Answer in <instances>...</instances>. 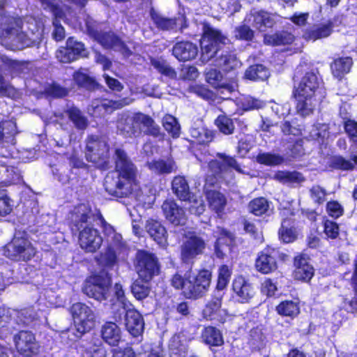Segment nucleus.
I'll use <instances>...</instances> for the list:
<instances>
[{
  "label": "nucleus",
  "mask_w": 357,
  "mask_h": 357,
  "mask_svg": "<svg viewBox=\"0 0 357 357\" xmlns=\"http://www.w3.org/2000/svg\"><path fill=\"white\" fill-rule=\"evenodd\" d=\"M294 39V37L291 33L281 32L272 35H265L264 41L267 45H282L291 43Z\"/></svg>",
  "instance_id": "nucleus-42"
},
{
  "label": "nucleus",
  "mask_w": 357,
  "mask_h": 357,
  "mask_svg": "<svg viewBox=\"0 0 357 357\" xmlns=\"http://www.w3.org/2000/svg\"><path fill=\"white\" fill-rule=\"evenodd\" d=\"M205 193L209 208L221 217L227 204L225 196L218 191L208 189Z\"/></svg>",
  "instance_id": "nucleus-27"
},
{
  "label": "nucleus",
  "mask_w": 357,
  "mask_h": 357,
  "mask_svg": "<svg viewBox=\"0 0 357 357\" xmlns=\"http://www.w3.org/2000/svg\"><path fill=\"white\" fill-rule=\"evenodd\" d=\"M42 6L44 10L51 12L55 17L53 21V26L54 27L53 31L54 38L57 41L62 40L65 38V30L59 24L58 19L63 18L64 15L63 10L56 3L50 0H43Z\"/></svg>",
  "instance_id": "nucleus-17"
},
{
  "label": "nucleus",
  "mask_w": 357,
  "mask_h": 357,
  "mask_svg": "<svg viewBox=\"0 0 357 357\" xmlns=\"http://www.w3.org/2000/svg\"><path fill=\"white\" fill-rule=\"evenodd\" d=\"M231 275V268L227 265H222L218 270L217 289H224L228 284Z\"/></svg>",
  "instance_id": "nucleus-52"
},
{
  "label": "nucleus",
  "mask_w": 357,
  "mask_h": 357,
  "mask_svg": "<svg viewBox=\"0 0 357 357\" xmlns=\"http://www.w3.org/2000/svg\"><path fill=\"white\" fill-rule=\"evenodd\" d=\"M323 82L314 72L307 73L301 79L295 91L297 100V112L305 116L310 114L319 102L326 95Z\"/></svg>",
  "instance_id": "nucleus-2"
},
{
  "label": "nucleus",
  "mask_w": 357,
  "mask_h": 357,
  "mask_svg": "<svg viewBox=\"0 0 357 357\" xmlns=\"http://www.w3.org/2000/svg\"><path fill=\"white\" fill-rule=\"evenodd\" d=\"M255 267L259 272L264 274H268L276 270L275 251L270 252L268 250L262 251L256 259Z\"/></svg>",
  "instance_id": "nucleus-23"
},
{
  "label": "nucleus",
  "mask_w": 357,
  "mask_h": 357,
  "mask_svg": "<svg viewBox=\"0 0 357 357\" xmlns=\"http://www.w3.org/2000/svg\"><path fill=\"white\" fill-rule=\"evenodd\" d=\"M205 248L206 243L202 237L189 234L181 246V259L184 263H192L197 256L203 254Z\"/></svg>",
  "instance_id": "nucleus-13"
},
{
  "label": "nucleus",
  "mask_w": 357,
  "mask_h": 357,
  "mask_svg": "<svg viewBox=\"0 0 357 357\" xmlns=\"http://www.w3.org/2000/svg\"><path fill=\"white\" fill-rule=\"evenodd\" d=\"M66 43L71 52L75 54V60L79 56L85 57L87 56V52L82 43L75 40L73 38H70Z\"/></svg>",
  "instance_id": "nucleus-54"
},
{
  "label": "nucleus",
  "mask_w": 357,
  "mask_h": 357,
  "mask_svg": "<svg viewBox=\"0 0 357 357\" xmlns=\"http://www.w3.org/2000/svg\"><path fill=\"white\" fill-rule=\"evenodd\" d=\"M324 232L328 238L335 239L339 236L340 229L336 222L326 220L324 221Z\"/></svg>",
  "instance_id": "nucleus-58"
},
{
  "label": "nucleus",
  "mask_w": 357,
  "mask_h": 357,
  "mask_svg": "<svg viewBox=\"0 0 357 357\" xmlns=\"http://www.w3.org/2000/svg\"><path fill=\"white\" fill-rule=\"evenodd\" d=\"M131 291L137 300H142L149 294L150 288L147 282L141 279L135 281L131 287Z\"/></svg>",
  "instance_id": "nucleus-48"
},
{
  "label": "nucleus",
  "mask_w": 357,
  "mask_h": 357,
  "mask_svg": "<svg viewBox=\"0 0 357 357\" xmlns=\"http://www.w3.org/2000/svg\"><path fill=\"white\" fill-rule=\"evenodd\" d=\"M248 208L250 213L260 216L268 214L270 204L265 198L258 197L250 201Z\"/></svg>",
  "instance_id": "nucleus-38"
},
{
  "label": "nucleus",
  "mask_w": 357,
  "mask_h": 357,
  "mask_svg": "<svg viewBox=\"0 0 357 357\" xmlns=\"http://www.w3.org/2000/svg\"><path fill=\"white\" fill-rule=\"evenodd\" d=\"M172 54L181 61H190L196 58L198 54L197 46L188 41H182L176 43L172 48Z\"/></svg>",
  "instance_id": "nucleus-21"
},
{
  "label": "nucleus",
  "mask_w": 357,
  "mask_h": 357,
  "mask_svg": "<svg viewBox=\"0 0 357 357\" xmlns=\"http://www.w3.org/2000/svg\"><path fill=\"white\" fill-rule=\"evenodd\" d=\"M221 307V298L219 297L213 298L206 305L203 310L205 317L210 319L215 318V314L220 311Z\"/></svg>",
  "instance_id": "nucleus-51"
},
{
  "label": "nucleus",
  "mask_w": 357,
  "mask_h": 357,
  "mask_svg": "<svg viewBox=\"0 0 357 357\" xmlns=\"http://www.w3.org/2000/svg\"><path fill=\"white\" fill-rule=\"evenodd\" d=\"M146 229L150 236L158 244L164 245L167 241V231L160 222L154 220H149L146 224Z\"/></svg>",
  "instance_id": "nucleus-31"
},
{
  "label": "nucleus",
  "mask_w": 357,
  "mask_h": 357,
  "mask_svg": "<svg viewBox=\"0 0 357 357\" xmlns=\"http://www.w3.org/2000/svg\"><path fill=\"white\" fill-rule=\"evenodd\" d=\"M352 63V59L350 57L335 59L331 65L333 76L338 79H341L344 75L350 71Z\"/></svg>",
  "instance_id": "nucleus-35"
},
{
  "label": "nucleus",
  "mask_w": 357,
  "mask_h": 357,
  "mask_svg": "<svg viewBox=\"0 0 357 357\" xmlns=\"http://www.w3.org/2000/svg\"><path fill=\"white\" fill-rule=\"evenodd\" d=\"M17 133L16 124L12 121L0 123V141L12 142L13 137Z\"/></svg>",
  "instance_id": "nucleus-45"
},
{
  "label": "nucleus",
  "mask_w": 357,
  "mask_h": 357,
  "mask_svg": "<svg viewBox=\"0 0 357 357\" xmlns=\"http://www.w3.org/2000/svg\"><path fill=\"white\" fill-rule=\"evenodd\" d=\"M102 336L107 343L116 346L121 341V330L115 323L107 322L102 328Z\"/></svg>",
  "instance_id": "nucleus-33"
},
{
  "label": "nucleus",
  "mask_w": 357,
  "mask_h": 357,
  "mask_svg": "<svg viewBox=\"0 0 357 357\" xmlns=\"http://www.w3.org/2000/svg\"><path fill=\"white\" fill-rule=\"evenodd\" d=\"M235 36L238 39L250 41L254 38V31L249 26L243 24L236 28Z\"/></svg>",
  "instance_id": "nucleus-57"
},
{
  "label": "nucleus",
  "mask_w": 357,
  "mask_h": 357,
  "mask_svg": "<svg viewBox=\"0 0 357 357\" xmlns=\"http://www.w3.org/2000/svg\"><path fill=\"white\" fill-rule=\"evenodd\" d=\"M86 158L99 168L105 169L109 158V148L106 141L97 136H91L86 140Z\"/></svg>",
  "instance_id": "nucleus-7"
},
{
  "label": "nucleus",
  "mask_w": 357,
  "mask_h": 357,
  "mask_svg": "<svg viewBox=\"0 0 357 357\" xmlns=\"http://www.w3.org/2000/svg\"><path fill=\"white\" fill-rule=\"evenodd\" d=\"M127 103L124 101H113L110 100H96L93 101L91 107L92 111L91 114L94 116H98L103 114V112H111L114 109L123 107Z\"/></svg>",
  "instance_id": "nucleus-28"
},
{
  "label": "nucleus",
  "mask_w": 357,
  "mask_h": 357,
  "mask_svg": "<svg viewBox=\"0 0 357 357\" xmlns=\"http://www.w3.org/2000/svg\"><path fill=\"white\" fill-rule=\"evenodd\" d=\"M273 178L279 182L287 185L300 184L305 181L304 176L296 171H278L275 174Z\"/></svg>",
  "instance_id": "nucleus-36"
},
{
  "label": "nucleus",
  "mask_w": 357,
  "mask_h": 357,
  "mask_svg": "<svg viewBox=\"0 0 357 357\" xmlns=\"http://www.w3.org/2000/svg\"><path fill=\"white\" fill-rule=\"evenodd\" d=\"M198 70L192 66H183L179 73V78L182 79L194 80L198 77Z\"/></svg>",
  "instance_id": "nucleus-61"
},
{
  "label": "nucleus",
  "mask_w": 357,
  "mask_h": 357,
  "mask_svg": "<svg viewBox=\"0 0 357 357\" xmlns=\"http://www.w3.org/2000/svg\"><path fill=\"white\" fill-rule=\"evenodd\" d=\"M211 281V273L206 269L198 273H188L187 284L185 287V297L197 299L208 291Z\"/></svg>",
  "instance_id": "nucleus-8"
},
{
  "label": "nucleus",
  "mask_w": 357,
  "mask_h": 357,
  "mask_svg": "<svg viewBox=\"0 0 357 357\" xmlns=\"http://www.w3.org/2000/svg\"><path fill=\"white\" fill-rule=\"evenodd\" d=\"M233 290L242 303L248 301L254 294L251 284L242 276H238L234 280Z\"/></svg>",
  "instance_id": "nucleus-30"
},
{
  "label": "nucleus",
  "mask_w": 357,
  "mask_h": 357,
  "mask_svg": "<svg viewBox=\"0 0 357 357\" xmlns=\"http://www.w3.org/2000/svg\"><path fill=\"white\" fill-rule=\"evenodd\" d=\"M115 171L105 176V189L112 196L128 197L135 185L136 167L120 148L115 149Z\"/></svg>",
  "instance_id": "nucleus-1"
},
{
  "label": "nucleus",
  "mask_w": 357,
  "mask_h": 357,
  "mask_svg": "<svg viewBox=\"0 0 357 357\" xmlns=\"http://www.w3.org/2000/svg\"><path fill=\"white\" fill-rule=\"evenodd\" d=\"M36 254V250L31 243L26 238L15 236L10 243L6 245L4 255L15 261H28Z\"/></svg>",
  "instance_id": "nucleus-11"
},
{
  "label": "nucleus",
  "mask_w": 357,
  "mask_h": 357,
  "mask_svg": "<svg viewBox=\"0 0 357 357\" xmlns=\"http://www.w3.org/2000/svg\"><path fill=\"white\" fill-rule=\"evenodd\" d=\"M136 269L143 280L150 281L153 277L159 273V266L156 257L151 253L139 251L137 255Z\"/></svg>",
  "instance_id": "nucleus-14"
},
{
  "label": "nucleus",
  "mask_w": 357,
  "mask_h": 357,
  "mask_svg": "<svg viewBox=\"0 0 357 357\" xmlns=\"http://www.w3.org/2000/svg\"><path fill=\"white\" fill-rule=\"evenodd\" d=\"M111 283V278L107 273H102L91 278L83 287V291L97 301H105L109 296Z\"/></svg>",
  "instance_id": "nucleus-10"
},
{
  "label": "nucleus",
  "mask_w": 357,
  "mask_h": 357,
  "mask_svg": "<svg viewBox=\"0 0 357 357\" xmlns=\"http://www.w3.org/2000/svg\"><path fill=\"white\" fill-rule=\"evenodd\" d=\"M257 161L266 165H278L284 162V158L279 154L261 153L257 156Z\"/></svg>",
  "instance_id": "nucleus-49"
},
{
  "label": "nucleus",
  "mask_w": 357,
  "mask_h": 357,
  "mask_svg": "<svg viewBox=\"0 0 357 357\" xmlns=\"http://www.w3.org/2000/svg\"><path fill=\"white\" fill-rule=\"evenodd\" d=\"M295 270L293 273L294 279L298 280L309 281L314 275V268L309 264L308 259L299 255L294 259Z\"/></svg>",
  "instance_id": "nucleus-22"
},
{
  "label": "nucleus",
  "mask_w": 357,
  "mask_h": 357,
  "mask_svg": "<svg viewBox=\"0 0 357 357\" xmlns=\"http://www.w3.org/2000/svg\"><path fill=\"white\" fill-rule=\"evenodd\" d=\"M172 188L176 196L182 201L190 200L191 192L189 185L183 176H177L172 182Z\"/></svg>",
  "instance_id": "nucleus-32"
},
{
  "label": "nucleus",
  "mask_w": 357,
  "mask_h": 357,
  "mask_svg": "<svg viewBox=\"0 0 357 357\" xmlns=\"http://www.w3.org/2000/svg\"><path fill=\"white\" fill-rule=\"evenodd\" d=\"M190 134L193 141L198 144H207L213 139V132L204 128H191Z\"/></svg>",
  "instance_id": "nucleus-44"
},
{
  "label": "nucleus",
  "mask_w": 357,
  "mask_h": 357,
  "mask_svg": "<svg viewBox=\"0 0 357 357\" xmlns=\"http://www.w3.org/2000/svg\"><path fill=\"white\" fill-rule=\"evenodd\" d=\"M141 126L145 132L153 137H162L160 126L149 115L141 112L135 113L132 116L123 114L117 121V128L126 137L135 136L140 133Z\"/></svg>",
  "instance_id": "nucleus-4"
},
{
  "label": "nucleus",
  "mask_w": 357,
  "mask_h": 357,
  "mask_svg": "<svg viewBox=\"0 0 357 357\" xmlns=\"http://www.w3.org/2000/svg\"><path fill=\"white\" fill-rule=\"evenodd\" d=\"M56 59L62 63H70L75 60V54L72 53L70 49L66 45L64 47H61L56 52Z\"/></svg>",
  "instance_id": "nucleus-60"
},
{
  "label": "nucleus",
  "mask_w": 357,
  "mask_h": 357,
  "mask_svg": "<svg viewBox=\"0 0 357 357\" xmlns=\"http://www.w3.org/2000/svg\"><path fill=\"white\" fill-rule=\"evenodd\" d=\"M264 102L252 97H246L242 102V107L245 110L258 109L264 106Z\"/></svg>",
  "instance_id": "nucleus-63"
},
{
  "label": "nucleus",
  "mask_w": 357,
  "mask_h": 357,
  "mask_svg": "<svg viewBox=\"0 0 357 357\" xmlns=\"http://www.w3.org/2000/svg\"><path fill=\"white\" fill-rule=\"evenodd\" d=\"M202 338L205 344L212 347H219L224 343L221 332L213 326H208L204 329Z\"/></svg>",
  "instance_id": "nucleus-34"
},
{
  "label": "nucleus",
  "mask_w": 357,
  "mask_h": 357,
  "mask_svg": "<svg viewBox=\"0 0 357 357\" xmlns=\"http://www.w3.org/2000/svg\"><path fill=\"white\" fill-rule=\"evenodd\" d=\"M14 341L17 350L23 355L29 356L37 349L36 338L31 332L20 331L14 336Z\"/></svg>",
  "instance_id": "nucleus-16"
},
{
  "label": "nucleus",
  "mask_w": 357,
  "mask_h": 357,
  "mask_svg": "<svg viewBox=\"0 0 357 357\" xmlns=\"http://www.w3.org/2000/svg\"><path fill=\"white\" fill-rule=\"evenodd\" d=\"M275 15L263 10H251L247 15L245 22L251 24L253 27L260 31H265L267 28L272 27L275 23Z\"/></svg>",
  "instance_id": "nucleus-15"
},
{
  "label": "nucleus",
  "mask_w": 357,
  "mask_h": 357,
  "mask_svg": "<svg viewBox=\"0 0 357 357\" xmlns=\"http://www.w3.org/2000/svg\"><path fill=\"white\" fill-rule=\"evenodd\" d=\"M149 169L156 174H169L177 169L175 162L171 159L153 160L147 162Z\"/></svg>",
  "instance_id": "nucleus-29"
},
{
  "label": "nucleus",
  "mask_w": 357,
  "mask_h": 357,
  "mask_svg": "<svg viewBox=\"0 0 357 357\" xmlns=\"http://www.w3.org/2000/svg\"><path fill=\"white\" fill-rule=\"evenodd\" d=\"M277 312L283 317L294 318L300 312L298 303L293 301H284L276 307Z\"/></svg>",
  "instance_id": "nucleus-41"
},
{
  "label": "nucleus",
  "mask_w": 357,
  "mask_h": 357,
  "mask_svg": "<svg viewBox=\"0 0 357 357\" xmlns=\"http://www.w3.org/2000/svg\"><path fill=\"white\" fill-rule=\"evenodd\" d=\"M151 66L162 75L169 77L170 79H176V73L168 63L162 58H152L151 59Z\"/></svg>",
  "instance_id": "nucleus-43"
},
{
  "label": "nucleus",
  "mask_w": 357,
  "mask_h": 357,
  "mask_svg": "<svg viewBox=\"0 0 357 357\" xmlns=\"http://www.w3.org/2000/svg\"><path fill=\"white\" fill-rule=\"evenodd\" d=\"M90 210L85 204L76 206L71 213V222L76 230H79V243L80 247L89 252L98 250L102 238L97 229L88 224Z\"/></svg>",
  "instance_id": "nucleus-3"
},
{
  "label": "nucleus",
  "mask_w": 357,
  "mask_h": 357,
  "mask_svg": "<svg viewBox=\"0 0 357 357\" xmlns=\"http://www.w3.org/2000/svg\"><path fill=\"white\" fill-rule=\"evenodd\" d=\"M124 311L126 329L132 336H139L142 333L144 326L142 315L132 307L124 309Z\"/></svg>",
  "instance_id": "nucleus-18"
},
{
  "label": "nucleus",
  "mask_w": 357,
  "mask_h": 357,
  "mask_svg": "<svg viewBox=\"0 0 357 357\" xmlns=\"http://www.w3.org/2000/svg\"><path fill=\"white\" fill-rule=\"evenodd\" d=\"M21 20L12 17H0V37L16 49H22L30 44V40L21 31Z\"/></svg>",
  "instance_id": "nucleus-5"
},
{
  "label": "nucleus",
  "mask_w": 357,
  "mask_h": 357,
  "mask_svg": "<svg viewBox=\"0 0 357 357\" xmlns=\"http://www.w3.org/2000/svg\"><path fill=\"white\" fill-rule=\"evenodd\" d=\"M163 213L167 220L175 225H184L185 214L174 200H166L162 205Z\"/></svg>",
  "instance_id": "nucleus-20"
},
{
  "label": "nucleus",
  "mask_w": 357,
  "mask_h": 357,
  "mask_svg": "<svg viewBox=\"0 0 357 357\" xmlns=\"http://www.w3.org/2000/svg\"><path fill=\"white\" fill-rule=\"evenodd\" d=\"M96 40L106 48H112L121 52L124 56H129L132 54L123 43L112 33H100Z\"/></svg>",
  "instance_id": "nucleus-24"
},
{
  "label": "nucleus",
  "mask_w": 357,
  "mask_h": 357,
  "mask_svg": "<svg viewBox=\"0 0 357 357\" xmlns=\"http://www.w3.org/2000/svg\"><path fill=\"white\" fill-rule=\"evenodd\" d=\"M114 289L116 303H113V305H118L121 307L123 310L132 307L130 302L127 300L121 284L119 283L115 284Z\"/></svg>",
  "instance_id": "nucleus-53"
},
{
  "label": "nucleus",
  "mask_w": 357,
  "mask_h": 357,
  "mask_svg": "<svg viewBox=\"0 0 357 357\" xmlns=\"http://www.w3.org/2000/svg\"><path fill=\"white\" fill-rule=\"evenodd\" d=\"M328 214L334 218H337L342 215L344 208L342 205L336 201H331L326 205Z\"/></svg>",
  "instance_id": "nucleus-62"
},
{
  "label": "nucleus",
  "mask_w": 357,
  "mask_h": 357,
  "mask_svg": "<svg viewBox=\"0 0 357 357\" xmlns=\"http://www.w3.org/2000/svg\"><path fill=\"white\" fill-rule=\"evenodd\" d=\"M13 205L5 190L0 191V215L9 214Z\"/></svg>",
  "instance_id": "nucleus-59"
},
{
  "label": "nucleus",
  "mask_w": 357,
  "mask_h": 357,
  "mask_svg": "<svg viewBox=\"0 0 357 357\" xmlns=\"http://www.w3.org/2000/svg\"><path fill=\"white\" fill-rule=\"evenodd\" d=\"M162 123L165 130L173 137H178L180 135V125L177 119L170 114H166L162 120Z\"/></svg>",
  "instance_id": "nucleus-46"
},
{
  "label": "nucleus",
  "mask_w": 357,
  "mask_h": 357,
  "mask_svg": "<svg viewBox=\"0 0 357 357\" xmlns=\"http://www.w3.org/2000/svg\"><path fill=\"white\" fill-rule=\"evenodd\" d=\"M215 125L219 130L225 135L233 133L234 124L230 118L225 115H220L215 120Z\"/></svg>",
  "instance_id": "nucleus-50"
},
{
  "label": "nucleus",
  "mask_w": 357,
  "mask_h": 357,
  "mask_svg": "<svg viewBox=\"0 0 357 357\" xmlns=\"http://www.w3.org/2000/svg\"><path fill=\"white\" fill-rule=\"evenodd\" d=\"M68 116L74 126L80 130L85 129L88 125L86 118L82 114L81 111L76 107L70 108L67 111Z\"/></svg>",
  "instance_id": "nucleus-47"
},
{
  "label": "nucleus",
  "mask_w": 357,
  "mask_h": 357,
  "mask_svg": "<svg viewBox=\"0 0 357 357\" xmlns=\"http://www.w3.org/2000/svg\"><path fill=\"white\" fill-rule=\"evenodd\" d=\"M269 76L268 70L261 64L250 66L245 73V77L252 81H264Z\"/></svg>",
  "instance_id": "nucleus-39"
},
{
  "label": "nucleus",
  "mask_w": 357,
  "mask_h": 357,
  "mask_svg": "<svg viewBox=\"0 0 357 357\" xmlns=\"http://www.w3.org/2000/svg\"><path fill=\"white\" fill-rule=\"evenodd\" d=\"M228 41V38L222 35L220 31L209 26H204L203 36L201 39V58L202 61H208L217 53L219 45L225 44Z\"/></svg>",
  "instance_id": "nucleus-6"
},
{
  "label": "nucleus",
  "mask_w": 357,
  "mask_h": 357,
  "mask_svg": "<svg viewBox=\"0 0 357 357\" xmlns=\"http://www.w3.org/2000/svg\"><path fill=\"white\" fill-rule=\"evenodd\" d=\"M217 157V159L213 160L208 163V174L206 178L207 184L213 185L215 182L216 178L222 176L223 174L227 172L229 168H232L238 172H242L241 168L234 158L222 153H218Z\"/></svg>",
  "instance_id": "nucleus-12"
},
{
  "label": "nucleus",
  "mask_w": 357,
  "mask_h": 357,
  "mask_svg": "<svg viewBox=\"0 0 357 357\" xmlns=\"http://www.w3.org/2000/svg\"><path fill=\"white\" fill-rule=\"evenodd\" d=\"M85 357H106V350L101 345H93L86 349Z\"/></svg>",
  "instance_id": "nucleus-64"
},
{
  "label": "nucleus",
  "mask_w": 357,
  "mask_h": 357,
  "mask_svg": "<svg viewBox=\"0 0 357 357\" xmlns=\"http://www.w3.org/2000/svg\"><path fill=\"white\" fill-rule=\"evenodd\" d=\"M333 165L334 167L343 169L351 170L357 165V155L354 156L351 160H345L342 157H335L333 160Z\"/></svg>",
  "instance_id": "nucleus-55"
},
{
  "label": "nucleus",
  "mask_w": 357,
  "mask_h": 357,
  "mask_svg": "<svg viewBox=\"0 0 357 357\" xmlns=\"http://www.w3.org/2000/svg\"><path fill=\"white\" fill-rule=\"evenodd\" d=\"M332 29L333 24L331 22L319 24L314 26L310 30L307 31L305 36L307 39L316 40L330 36L332 32Z\"/></svg>",
  "instance_id": "nucleus-37"
},
{
  "label": "nucleus",
  "mask_w": 357,
  "mask_h": 357,
  "mask_svg": "<svg viewBox=\"0 0 357 357\" xmlns=\"http://www.w3.org/2000/svg\"><path fill=\"white\" fill-rule=\"evenodd\" d=\"M241 62L236 59L234 54L227 53L222 55L217 60L216 66L222 70L229 72L241 66Z\"/></svg>",
  "instance_id": "nucleus-40"
},
{
  "label": "nucleus",
  "mask_w": 357,
  "mask_h": 357,
  "mask_svg": "<svg viewBox=\"0 0 357 357\" xmlns=\"http://www.w3.org/2000/svg\"><path fill=\"white\" fill-rule=\"evenodd\" d=\"M151 16L155 26L162 30L173 29L178 22H183L181 24V29L187 27L185 18L183 16H179L178 18H168L164 17L153 10L151 11Z\"/></svg>",
  "instance_id": "nucleus-25"
},
{
  "label": "nucleus",
  "mask_w": 357,
  "mask_h": 357,
  "mask_svg": "<svg viewBox=\"0 0 357 357\" xmlns=\"http://www.w3.org/2000/svg\"><path fill=\"white\" fill-rule=\"evenodd\" d=\"M206 79L214 88L221 90V93L224 91L232 92L237 87L236 82L227 83L222 79V74L215 69H210L206 73Z\"/></svg>",
  "instance_id": "nucleus-26"
},
{
  "label": "nucleus",
  "mask_w": 357,
  "mask_h": 357,
  "mask_svg": "<svg viewBox=\"0 0 357 357\" xmlns=\"http://www.w3.org/2000/svg\"><path fill=\"white\" fill-rule=\"evenodd\" d=\"M75 328L79 335L90 331L96 324V315L93 310L82 303H76L70 307Z\"/></svg>",
  "instance_id": "nucleus-9"
},
{
  "label": "nucleus",
  "mask_w": 357,
  "mask_h": 357,
  "mask_svg": "<svg viewBox=\"0 0 357 357\" xmlns=\"http://www.w3.org/2000/svg\"><path fill=\"white\" fill-rule=\"evenodd\" d=\"M215 234L217 237L215 245V255L217 257L222 259L231 251L234 237L231 233L220 227L217 228Z\"/></svg>",
  "instance_id": "nucleus-19"
},
{
  "label": "nucleus",
  "mask_w": 357,
  "mask_h": 357,
  "mask_svg": "<svg viewBox=\"0 0 357 357\" xmlns=\"http://www.w3.org/2000/svg\"><path fill=\"white\" fill-rule=\"evenodd\" d=\"M121 251L115 250L112 246H109L108 249L101 256L100 261L105 266H112L116 261L117 255H120Z\"/></svg>",
  "instance_id": "nucleus-56"
}]
</instances>
